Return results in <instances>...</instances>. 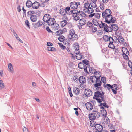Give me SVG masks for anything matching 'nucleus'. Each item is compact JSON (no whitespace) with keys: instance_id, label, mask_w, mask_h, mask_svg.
Returning <instances> with one entry per match:
<instances>
[{"instance_id":"nucleus-21","label":"nucleus","mask_w":132,"mask_h":132,"mask_svg":"<svg viewBox=\"0 0 132 132\" xmlns=\"http://www.w3.org/2000/svg\"><path fill=\"white\" fill-rule=\"evenodd\" d=\"M73 91L76 95H78L80 93V90L78 88L75 87L74 88Z\"/></svg>"},{"instance_id":"nucleus-8","label":"nucleus","mask_w":132,"mask_h":132,"mask_svg":"<svg viewBox=\"0 0 132 132\" xmlns=\"http://www.w3.org/2000/svg\"><path fill=\"white\" fill-rule=\"evenodd\" d=\"M84 63L82 62H80L78 64V67L80 69H84V72L87 73H88L87 70V66H86V65H84Z\"/></svg>"},{"instance_id":"nucleus-46","label":"nucleus","mask_w":132,"mask_h":132,"mask_svg":"<svg viewBox=\"0 0 132 132\" xmlns=\"http://www.w3.org/2000/svg\"><path fill=\"white\" fill-rule=\"evenodd\" d=\"M68 92L70 96L71 97H72L73 96V94L72 93L71 90V88L69 87L68 88Z\"/></svg>"},{"instance_id":"nucleus-57","label":"nucleus","mask_w":132,"mask_h":132,"mask_svg":"<svg viewBox=\"0 0 132 132\" xmlns=\"http://www.w3.org/2000/svg\"><path fill=\"white\" fill-rule=\"evenodd\" d=\"M112 87H113V89H115L116 90H118V87H117V85L116 84H114L112 85Z\"/></svg>"},{"instance_id":"nucleus-61","label":"nucleus","mask_w":132,"mask_h":132,"mask_svg":"<svg viewBox=\"0 0 132 132\" xmlns=\"http://www.w3.org/2000/svg\"><path fill=\"white\" fill-rule=\"evenodd\" d=\"M34 12L32 11H29L27 13L28 15H30L31 16L33 14Z\"/></svg>"},{"instance_id":"nucleus-23","label":"nucleus","mask_w":132,"mask_h":132,"mask_svg":"<svg viewBox=\"0 0 132 132\" xmlns=\"http://www.w3.org/2000/svg\"><path fill=\"white\" fill-rule=\"evenodd\" d=\"M73 46L74 47V49L75 50L74 52H77V51H79V46L78 43H76L74 44Z\"/></svg>"},{"instance_id":"nucleus-9","label":"nucleus","mask_w":132,"mask_h":132,"mask_svg":"<svg viewBox=\"0 0 132 132\" xmlns=\"http://www.w3.org/2000/svg\"><path fill=\"white\" fill-rule=\"evenodd\" d=\"M97 80H90L92 82L95 83L94 84V86L96 88L100 87L102 83L100 80H99L98 81Z\"/></svg>"},{"instance_id":"nucleus-64","label":"nucleus","mask_w":132,"mask_h":132,"mask_svg":"<svg viewBox=\"0 0 132 132\" xmlns=\"http://www.w3.org/2000/svg\"><path fill=\"white\" fill-rule=\"evenodd\" d=\"M95 16L96 18L99 19L100 18V14L99 13L95 14Z\"/></svg>"},{"instance_id":"nucleus-55","label":"nucleus","mask_w":132,"mask_h":132,"mask_svg":"<svg viewBox=\"0 0 132 132\" xmlns=\"http://www.w3.org/2000/svg\"><path fill=\"white\" fill-rule=\"evenodd\" d=\"M104 3H100V7L101 10H103L104 9Z\"/></svg>"},{"instance_id":"nucleus-2","label":"nucleus","mask_w":132,"mask_h":132,"mask_svg":"<svg viewBox=\"0 0 132 132\" xmlns=\"http://www.w3.org/2000/svg\"><path fill=\"white\" fill-rule=\"evenodd\" d=\"M99 27L101 28H103L104 31L107 32H113L112 27L111 26V25L108 26L106 24L103 23L102 21L101 23L99 25Z\"/></svg>"},{"instance_id":"nucleus-52","label":"nucleus","mask_w":132,"mask_h":132,"mask_svg":"<svg viewBox=\"0 0 132 132\" xmlns=\"http://www.w3.org/2000/svg\"><path fill=\"white\" fill-rule=\"evenodd\" d=\"M107 87H106L107 89L108 90H110V89H112L113 88V87H112V85H111L110 84H106Z\"/></svg>"},{"instance_id":"nucleus-22","label":"nucleus","mask_w":132,"mask_h":132,"mask_svg":"<svg viewBox=\"0 0 132 132\" xmlns=\"http://www.w3.org/2000/svg\"><path fill=\"white\" fill-rule=\"evenodd\" d=\"M122 51L123 52L122 53V54L128 55L129 54V52L128 50L125 47H123L122 48Z\"/></svg>"},{"instance_id":"nucleus-30","label":"nucleus","mask_w":132,"mask_h":132,"mask_svg":"<svg viewBox=\"0 0 132 132\" xmlns=\"http://www.w3.org/2000/svg\"><path fill=\"white\" fill-rule=\"evenodd\" d=\"M93 113L89 114V120L93 121L95 119L96 117H95Z\"/></svg>"},{"instance_id":"nucleus-6","label":"nucleus","mask_w":132,"mask_h":132,"mask_svg":"<svg viewBox=\"0 0 132 132\" xmlns=\"http://www.w3.org/2000/svg\"><path fill=\"white\" fill-rule=\"evenodd\" d=\"M67 11L68 12L69 15H72L73 16L75 15H78V11L76 9H73L72 10L70 9V7H67L66 8Z\"/></svg>"},{"instance_id":"nucleus-20","label":"nucleus","mask_w":132,"mask_h":132,"mask_svg":"<svg viewBox=\"0 0 132 132\" xmlns=\"http://www.w3.org/2000/svg\"><path fill=\"white\" fill-rule=\"evenodd\" d=\"M111 26L112 27V31H117L118 29V27L116 24H111Z\"/></svg>"},{"instance_id":"nucleus-47","label":"nucleus","mask_w":132,"mask_h":132,"mask_svg":"<svg viewBox=\"0 0 132 132\" xmlns=\"http://www.w3.org/2000/svg\"><path fill=\"white\" fill-rule=\"evenodd\" d=\"M78 15H76L73 16L74 17V20L76 21H77L79 20H80V17Z\"/></svg>"},{"instance_id":"nucleus-5","label":"nucleus","mask_w":132,"mask_h":132,"mask_svg":"<svg viewBox=\"0 0 132 132\" xmlns=\"http://www.w3.org/2000/svg\"><path fill=\"white\" fill-rule=\"evenodd\" d=\"M94 76H91L90 77V80H97V81L100 80V78L101 76V73L99 71H96L94 73Z\"/></svg>"},{"instance_id":"nucleus-26","label":"nucleus","mask_w":132,"mask_h":132,"mask_svg":"<svg viewBox=\"0 0 132 132\" xmlns=\"http://www.w3.org/2000/svg\"><path fill=\"white\" fill-rule=\"evenodd\" d=\"M86 20L85 19L82 18L79 20V23L81 26L84 25L85 24Z\"/></svg>"},{"instance_id":"nucleus-54","label":"nucleus","mask_w":132,"mask_h":132,"mask_svg":"<svg viewBox=\"0 0 132 132\" xmlns=\"http://www.w3.org/2000/svg\"><path fill=\"white\" fill-rule=\"evenodd\" d=\"M109 43H113L114 39L112 37L110 36L109 38Z\"/></svg>"},{"instance_id":"nucleus-13","label":"nucleus","mask_w":132,"mask_h":132,"mask_svg":"<svg viewBox=\"0 0 132 132\" xmlns=\"http://www.w3.org/2000/svg\"><path fill=\"white\" fill-rule=\"evenodd\" d=\"M92 91L89 89H86L84 91V94L86 96H90L92 94Z\"/></svg>"},{"instance_id":"nucleus-32","label":"nucleus","mask_w":132,"mask_h":132,"mask_svg":"<svg viewBox=\"0 0 132 132\" xmlns=\"http://www.w3.org/2000/svg\"><path fill=\"white\" fill-rule=\"evenodd\" d=\"M101 111L102 115L104 117H106L107 114L106 110L104 109H102Z\"/></svg>"},{"instance_id":"nucleus-19","label":"nucleus","mask_w":132,"mask_h":132,"mask_svg":"<svg viewBox=\"0 0 132 132\" xmlns=\"http://www.w3.org/2000/svg\"><path fill=\"white\" fill-rule=\"evenodd\" d=\"M60 14L61 15H65L66 14H67V10L66 9H61L60 10H59Z\"/></svg>"},{"instance_id":"nucleus-50","label":"nucleus","mask_w":132,"mask_h":132,"mask_svg":"<svg viewBox=\"0 0 132 132\" xmlns=\"http://www.w3.org/2000/svg\"><path fill=\"white\" fill-rule=\"evenodd\" d=\"M59 46L61 48V49H65L66 48L65 46L63 44H62V43H59Z\"/></svg>"},{"instance_id":"nucleus-11","label":"nucleus","mask_w":132,"mask_h":132,"mask_svg":"<svg viewBox=\"0 0 132 132\" xmlns=\"http://www.w3.org/2000/svg\"><path fill=\"white\" fill-rule=\"evenodd\" d=\"M74 53L76 54V57L77 59L80 60L82 58V54L80 53L79 51L74 52Z\"/></svg>"},{"instance_id":"nucleus-62","label":"nucleus","mask_w":132,"mask_h":132,"mask_svg":"<svg viewBox=\"0 0 132 132\" xmlns=\"http://www.w3.org/2000/svg\"><path fill=\"white\" fill-rule=\"evenodd\" d=\"M54 27L55 29H58L59 27L58 24H57L56 23V22H55V23H54Z\"/></svg>"},{"instance_id":"nucleus-25","label":"nucleus","mask_w":132,"mask_h":132,"mask_svg":"<svg viewBox=\"0 0 132 132\" xmlns=\"http://www.w3.org/2000/svg\"><path fill=\"white\" fill-rule=\"evenodd\" d=\"M79 82L81 83H84L86 82V79L84 77L81 76L79 78Z\"/></svg>"},{"instance_id":"nucleus-27","label":"nucleus","mask_w":132,"mask_h":132,"mask_svg":"<svg viewBox=\"0 0 132 132\" xmlns=\"http://www.w3.org/2000/svg\"><path fill=\"white\" fill-rule=\"evenodd\" d=\"M31 20L33 22H36L37 19V16L35 15H31L30 17Z\"/></svg>"},{"instance_id":"nucleus-3","label":"nucleus","mask_w":132,"mask_h":132,"mask_svg":"<svg viewBox=\"0 0 132 132\" xmlns=\"http://www.w3.org/2000/svg\"><path fill=\"white\" fill-rule=\"evenodd\" d=\"M83 10L85 12L88 14L92 13L94 12L93 9L90 7V4L88 2L84 4Z\"/></svg>"},{"instance_id":"nucleus-34","label":"nucleus","mask_w":132,"mask_h":132,"mask_svg":"<svg viewBox=\"0 0 132 132\" xmlns=\"http://www.w3.org/2000/svg\"><path fill=\"white\" fill-rule=\"evenodd\" d=\"M67 22L66 20H63L60 23V24L61 27H64L67 24Z\"/></svg>"},{"instance_id":"nucleus-48","label":"nucleus","mask_w":132,"mask_h":132,"mask_svg":"<svg viewBox=\"0 0 132 132\" xmlns=\"http://www.w3.org/2000/svg\"><path fill=\"white\" fill-rule=\"evenodd\" d=\"M106 79L105 77H102L101 78V81L102 82L104 83L106 82Z\"/></svg>"},{"instance_id":"nucleus-40","label":"nucleus","mask_w":132,"mask_h":132,"mask_svg":"<svg viewBox=\"0 0 132 132\" xmlns=\"http://www.w3.org/2000/svg\"><path fill=\"white\" fill-rule=\"evenodd\" d=\"M56 49L53 47L51 46L48 47V50L50 51H54Z\"/></svg>"},{"instance_id":"nucleus-51","label":"nucleus","mask_w":132,"mask_h":132,"mask_svg":"<svg viewBox=\"0 0 132 132\" xmlns=\"http://www.w3.org/2000/svg\"><path fill=\"white\" fill-rule=\"evenodd\" d=\"M87 25L88 26L89 28L92 27L93 26V24L90 21H88L87 23Z\"/></svg>"},{"instance_id":"nucleus-14","label":"nucleus","mask_w":132,"mask_h":132,"mask_svg":"<svg viewBox=\"0 0 132 132\" xmlns=\"http://www.w3.org/2000/svg\"><path fill=\"white\" fill-rule=\"evenodd\" d=\"M47 23L48 25L49 26L54 25L56 22L55 19L53 18H51L50 17Z\"/></svg>"},{"instance_id":"nucleus-15","label":"nucleus","mask_w":132,"mask_h":132,"mask_svg":"<svg viewBox=\"0 0 132 132\" xmlns=\"http://www.w3.org/2000/svg\"><path fill=\"white\" fill-rule=\"evenodd\" d=\"M50 17V15L48 14H45L43 18V21L46 23H47Z\"/></svg>"},{"instance_id":"nucleus-17","label":"nucleus","mask_w":132,"mask_h":132,"mask_svg":"<svg viewBox=\"0 0 132 132\" xmlns=\"http://www.w3.org/2000/svg\"><path fill=\"white\" fill-rule=\"evenodd\" d=\"M40 6V4L39 2L35 1L32 3V7L33 9H38Z\"/></svg>"},{"instance_id":"nucleus-38","label":"nucleus","mask_w":132,"mask_h":132,"mask_svg":"<svg viewBox=\"0 0 132 132\" xmlns=\"http://www.w3.org/2000/svg\"><path fill=\"white\" fill-rule=\"evenodd\" d=\"M108 47L112 49H114L115 48V46L113 43H109Z\"/></svg>"},{"instance_id":"nucleus-49","label":"nucleus","mask_w":132,"mask_h":132,"mask_svg":"<svg viewBox=\"0 0 132 132\" xmlns=\"http://www.w3.org/2000/svg\"><path fill=\"white\" fill-rule=\"evenodd\" d=\"M62 31L61 30H59L56 32V34L57 35H61L62 33Z\"/></svg>"},{"instance_id":"nucleus-1","label":"nucleus","mask_w":132,"mask_h":132,"mask_svg":"<svg viewBox=\"0 0 132 132\" xmlns=\"http://www.w3.org/2000/svg\"><path fill=\"white\" fill-rule=\"evenodd\" d=\"M104 92H100L99 91H96L94 93V95L93 98L96 99L97 102L99 103H101L102 101L105 102L104 96Z\"/></svg>"},{"instance_id":"nucleus-56","label":"nucleus","mask_w":132,"mask_h":132,"mask_svg":"<svg viewBox=\"0 0 132 132\" xmlns=\"http://www.w3.org/2000/svg\"><path fill=\"white\" fill-rule=\"evenodd\" d=\"M116 21V18L114 17H113L112 16V19L111 20V22L112 23H115Z\"/></svg>"},{"instance_id":"nucleus-43","label":"nucleus","mask_w":132,"mask_h":132,"mask_svg":"<svg viewBox=\"0 0 132 132\" xmlns=\"http://www.w3.org/2000/svg\"><path fill=\"white\" fill-rule=\"evenodd\" d=\"M90 126L93 127H95L96 124H95L94 121L93 120H92L90 122Z\"/></svg>"},{"instance_id":"nucleus-39","label":"nucleus","mask_w":132,"mask_h":132,"mask_svg":"<svg viewBox=\"0 0 132 132\" xmlns=\"http://www.w3.org/2000/svg\"><path fill=\"white\" fill-rule=\"evenodd\" d=\"M90 5L91 7L93 8H95L97 7V5L96 3L91 2Z\"/></svg>"},{"instance_id":"nucleus-60","label":"nucleus","mask_w":132,"mask_h":132,"mask_svg":"<svg viewBox=\"0 0 132 132\" xmlns=\"http://www.w3.org/2000/svg\"><path fill=\"white\" fill-rule=\"evenodd\" d=\"M97 31V28L95 27H94L92 29V31L93 32H95Z\"/></svg>"},{"instance_id":"nucleus-29","label":"nucleus","mask_w":132,"mask_h":132,"mask_svg":"<svg viewBox=\"0 0 132 132\" xmlns=\"http://www.w3.org/2000/svg\"><path fill=\"white\" fill-rule=\"evenodd\" d=\"M32 3L30 0L28 1L26 3V6L27 7L29 8L32 6Z\"/></svg>"},{"instance_id":"nucleus-33","label":"nucleus","mask_w":132,"mask_h":132,"mask_svg":"<svg viewBox=\"0 0 132 132\" xmlns=\"http://www.w3.org/2000/svg\"><path fill=\"white\" fill-rule=\"evenodd\" d=\"M58 39L60 42H62L65 40V38L63 36L61 35L58 37Z\"/></svg>"},{"instance_id":"nucleus-35","label":"nucleus","mask_w":132,"mask_h":132,"mask_svg":"<svg viewBox=\"0 0 132 132\" xmlns=\"http://www.w3.org/2000/svg\"><path fill=\"white\" fill-rule=\"evenodd\" d=\"M118 41L120 43H123L124 42V39L121 36H119L118 39Z\"/></svg>"},{"instance_id":"nucleus-41","label":"nucleus","mask_w":132,"mask_h":132,"mask_svg":"<svg viewBox=\"0 0 132 132\" xmlns=\"http://www.w3.org/2000/svg\"><path fill=\"white\" fill-rule=\"evenodd\" d=\"M105 118L104 119V121L107 124H109L110 123V120L109 118L107 117H105Z\"/></svg>"},{"instance_id":"nucleus-10","label":"nucleus","mask_w":132,"mask_h":132,"mask_svg":"<svg viewBox=\"0 0 132 132\" xmlns=\"http://www.w3.org/2000/svg\"><path fill=\"white\" fill-rule=\"evenodd\" d=\"M111 13L112 12L111 10L108 9H106L105 11L102 13V17L103 18H105L106 16L111 15Z\"/></svg>"},{"instance_id":"nucleus-4","label":"nucleus","mask_w":132,"mask_h":132,"mask_svg":"<svg viewBox=\"0 0 132 132\" xmlns=\"http://www.w3.org/2000/svg\"><path fill=\"white\" fill-rule=\"evenodd\" d=\"M78 36L75 34L74 30L73 29H71L69 32V38L71 40H74L78 39Z\"/></svg>"},{"instance_id":"nucleus-24","label":"nucleus","mask_w":132,"mask_h":132,"mask_svg":"<svg viewBox=\"0 0 132 132\" xmlns=\"http://www.w3.org/2000/svg\"><path fill=\"white\" fill-rule=\"evenodd\" d=\"M99 106L102 109H104L105 107L108 108L109 107V106L107 105V104L105 102L103 103H100Z\"/></svg>"},{"instance_id":"nucleus-58","label":"nucleus","mask_w":132,"mask_h":132,"mask_svg":"<svg viewBox=\"0 0 132 132\" xmlns=\"http://www.w3.org/2000/svg\"><path fill=\"white\" fill-rule=\"evenodd\" d=\"M122 55H123V57L126 60H128V59H129L128 57V55H125V54H122Z\"/></svg>"},{"instance_id":"nucleus-7","label":"nucleus","mask_w":132,"mask_h":132,"mask_svg":"<svg viewBox=\"0 0 132 132\" xmlns=\"http://www.w3.org/2000/svg\"><path fill=\"white\" fill-rule=\"evenodd\" d=\"M80 3L79 2H71L70 4V6L71 9H76L78 6L80 5Z\"/></svg>"},{"instance_id":"nucleus-53","label":"nucleus","mask_w":132,"mask_h":132,"mask_svg":"<svg viewBox=\"0 0 132 132\" xmlns=\"http://www.w3.org/2000/svg\"><path fill=\"white\" fill-rule=\"evenodd\" d=\"M0 78V87L2 88H4V84L3 83V81Z\"/></svg>"},{"instance_id":"nucleus-45","label":"nucleus","mask_w":132,"mask_h":132,"mask_svg":"<svg viewBox=\"0 0 132 132\" xmlns=\"http://www.w3.org/2000/svg\"><path fill=\"white\" fill-rule=\"evenodd\" d=\"M25 24L26 26H27V27H28L29 29L30 28V26L29 25L30 23L27 20H25Z\"/></svg>"},{"instance_id":"nucleus-44","label":"nucleus","mask_w":132,"mask_h":132,"mask_svg":"<svg viewBox=\"0 0 132 132\" xmlns=\"http://www.w3.org/2000/svg\"><path fill=\"white\" fill-rule=\"evenodd\" d=\"M102 87H97L96 88V90L97 91H99L100 92H103L102 91Z\"/></svg>"},{"instance_id":"nucleus-42","label":"nucleus","mask_w":132,"mask_h":132,"mask_svg":"<svg viewBox=\"0 0 132 132\" xmlns=\"http://www.w3.org/2000/svg\"><path fill=\"white\" fill-rule=\"evenodd\" d=\"M88 68H89V71L91 73H94L95 72L94 69L93 68H89L88 67Z\"/></svg>"},{"instance_id":"nucleus-63","label":"nucleus","mask_w":132,"mask_h":132,"mask_svg":"<svg viewBox=\"0 0 132 132\" xmlns=\"http://www.w3.org/2000/svg\"><path fill=\"white\" fill-rule=\"evenodd\" d=\"M128 63L129 66L131 68H132V62L130 61H129Z\"/></svg>"},{"instance_id":"nucleus-31","label":"nucleus","mask_w":132,"mask_h":132,"mask_svg":"<svg viewBox=\"0 0 132 132\" xmlns=\"http://www.w3.org/2000/svg\"><path fill=\"white\" fill-rule=\"evenodd\" d=\"M95 117L96 118H98L100 116V113L98 112L97 111H95L93 113Z\"/></svg>"},{"instance_id":"nucleus-12","label":"nucleus","mask_w":132,"mask_h":132,"mask_svg":"<svg viewBox=\"0 0 132 132\" xmlns=\"http://www.w3.org/2000/svg\"><path fill=\"white\" fill-rule=\"evenodd\" d=\"M85 105L87 109L89 111L93 109L94 104L90 102H87L85 104Z\"/></svg>"},{"instance_id":"nucleus-36","label":"nucleus","mask_w":132,"mask_h":132,"mask_svg":"<svg viewBox=\"0 0 132 132\" xmlns=\"http://www.w3.org/2000/svg\"><path fill=\"white\" fill-rule=\"evenodd\" d=\"M83 63H84V65H86V66H87V67L88 66H89V61L88 60H84L82 61Z\"/></svg>"},{"instance_id":"nucleus-37","label":"nucleus","mask_w":132,"mask_h":132,"mask_svg":"<svg viewBox=\"0 0 132 132\" xmlns=\"http://www.w3.org/2000/svg\"><path fill=\"white\" fill-rule=\"evenodd\" d=\"M109 36H108L106 35H104L103 37V39L105 42L108 41H109Z\"/></svg>"},{"instance_id":"nucleus-16","label":"nucleus","mask_w":132,"mask_h":132,"mask_svg":"<svg viewBox=\"0 0 132 132\" xmlns=\"http://www.w3.org/2000/svg\"><path fill=\"white\" fill-rule=\"evenodd\" d=\"M112 15H110L106 16L105 17V20L104 22L108 24H110L111 23V20L112 19Z\"/></svg>"},{"instance_id":"nucleus-28","label":"nucleus","mask_w":132,"mask_h":132,"mask_svg":"<svg viewBox=\"0 0 132 132\" xmlns=\"http://www.w3.org/2000/svg\"><path fill=\"white\" fill-rule=\"evenodd\" d=\"M8 68L9 69V71L11 72L12 73H13V69L12 65L11 63H9L8 64Z\"/></svg>"},{"instance_id":"nucleus-59","label":"nucleus","mask_w":132,"mask_h":132,"mask_svg":"<svg viewBox=\"0 0 132 132\" xmlns=\"http://www.w3.org/2000/svg\"><path fill=\"white\" fill-rule=\"evenodd\" d=\"M37 23V24L38 25V26H39V27H40L43 24L42 21H39Z\"/></svg>"},{"instance_id":"nucleus-18","label":"nucleus","mask_w":132,"mask_h":132,"mask_svg":"<svg viewBox=\"0 0 132 132\" xmlns=\"http://www.w3.org/2000/svg\"><path fill=\"white\" fill-rule=\"evenodd\" d=\"M95 128H96L97 131L98 132H102L101 131L103 129L102 125L100 124H96Z\"/></svg>"}]
</instances>
